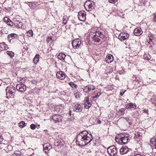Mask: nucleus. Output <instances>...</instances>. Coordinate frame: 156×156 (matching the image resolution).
<instances>
[{
	"label": "nucleus",
	"mask_w": 156,
	"mask_h": 156,
	"mask_svg": "<svg viewBox=\"0 0 156 156\" xmlns=\"http://www.w3.org/2000/svg\"><path fill=\"white\" fill-rule=\"evenodd\" d=\"M93 139L92 136L87 131H83L77 135L76 143L80 146H84L89 143Z\"/></svg>",
	"instance_id": "1"
},
{
	"label": "nucleus",
	"mask_w": 156,
	"mask_h": 156,
	"mask_svg": "<svg viewBox=\"0 0 156 156\" xmlns=\"http://www.w3.org/2000/svg\"><path fill=\"white\" fill-rule=\"evenodd\" d=\"M102 31L101 30V31H100L99 29L97 28H92L89 34V38L97 41H98V39H97V37H99L102 39L104 38L105 36L103 33L102 32Z\"/></svg>",
	"instance_id": "2"
},
{
	"label": "nucleus",
	"mask_w": 156,
	"mask_h": 156,
	"mask_svg": "<svg viewBox=\"0 0 156 156\" xmlns=\"http://www.w3.org/2000/svg\"><path fill=\"white\" fill-rule=\"evenodd\" d=\"M28 4L32 9H40L43 7V5H44L45 3H38V2H28Z\"/></svg>",
	"instance_id": "3"
},
{
	"label": "nucleus",
	"mask_w": 156,
	"mask_h": 156,
	"mask_svg": "<svg viewBox=\"0 0 156 156\" xmlns=\"http://www.w3.org/2000/svg\"><path fill=\"white\" fill-rule=\"evenodd\" d=\"M128 140L129 138L127 136H125L123 134H120L119 135V139H116V141L120 144H124L128 142Z\"/></svg>",
	"instance_id": "4"
},
{
	"label": "nucleus",
	"mask_w": 156,
	"mask_h": 156,
	"mask_svg": "<svg viewBox=\"0 0 156 156\" xmlns=\"http://www.w3.org/2000/svg\"><path fill=\"white\" fill-rule=\"evenodd\" d=\"M84 7L86 10L90 11L94 9L95 4L93 1L89 0L87 1L85 4Z\"/></svg>",
	"instance_id": "5"
},
{
	"label": "nucleus",
	"mask_w": 156,
	"mask_h": 156,
	"mask_svg": "<svg viewBox=\"0 0 156 156\" xmlns=\"http://www.w3.org/2000/svg\"><path fill=\"white\" fill-rule=\"evenodd\" d=\"M6 95L7 97H11L14 95L15 93L16 90L13 86H9L6 89Z\"/></svg>",
	"instance_id": "6"
},
{
	"label": "nucleus",
	"mask_w": 156,
	"mask_h": 156,
	"mask_svg": "<svg viewBox=\"0 0 156 156\" xmlns=\"http://www.w3.org/2000/svg\"><path fill=\"white\" fill-rule=\"evenodd\" d=\"M86 13L84 11L81 10L79 12L78 18L79 20L82 21H84L86 20Z\"/></svg>",
	"instance_id": "7"
},
{
	"label": "nucleus",
	"mask_w": 156,
	"mask_h": 156,
	"mask_svg": "<svg viewBox=\"0 0 156 156\" xmlns=\"http://www.w3.org/2000/svg\"><path fill=\"white\" fill-rule=\"evenodd\" d=\"M13 21L14 23V26L15 27L17 28H22L23 23L20 20L14 18L13 19Z\"/></svg>",
	"instance_id": "8"
},
{
	"label": "nucleus",
	"mask_w": 156,
	"mask_h": 156,
	"mask_svg": "<svg viewBox=\"0 0 156 156\" xmlns=\"http://www.w3.org/2000/svg\"><path fill=\"white\" fill-rule=\"evenodd\" d=\"M129 34L126 32L121 33L118 36V38L121 41H123L127 39L129 37Z\"/></svg>",
	"instance_id": "9"
},
{
	"label": "nucleus",
	"mask_w": 156,
	"mask_h": 156,
	"mask_svg": "<svg viewBox=\"0 0 156 156\" xmlns=\"http://www.w3.org/2000/svg\"><path fill=\"white\" fill-rule=\"evenodd\" d=\"M81 43V41L80 39H76L72 42V44L73 48L76 49L80 48Z\"/></svg>",
	"instance_id": "10"
},
{
	"label": "nucleus",
	"mask_w": 156,
	"mask_h": 156,
	"mask_svg": "<svg viewBox=\"0 0 156 156\" xmlns=\"http://www.w3.org/2000/svg\"><path fill=\"white\" fill-rule=\"evenodd\" d=\"M16 89L20 92H24L26 90V86L24 84L19 83L16 85Z\"/></svg>",
	"instance_id": "11"
},
{
	"label": "nucleus",
	"mask_w": 156,
	"mask_h": 156,
	"mask_svg": "<svg viewBox=\"0 0 156 156\" xmlns=\"http://www.w3.org/2000/svg\"><path fill=\"white\" fill-rule=\"evenodd\" d=\"M43 150L46 153H49V151L52 148V146L48 143L44 144L43 145Z\"/></svg>",
	"instance_id": "12"
},
{
	"label": "nucleus",
	"mask_w": 156,
	"mask_h": 156,
	"mask_svg": "<svg viewBox=\"0 0 156 156\" xmlns=\"http://www.w3.org/2000/svg\"><path fill=\"white\" fill-rule=\"evenodd\" d=\"M62 117L58 115H54L52 117V119L55 123L61 122L62 119Z\"/></svg>",
	"instance_id": "13"
},
{
	"label": "nucleus",
	"mask_w": 156,
	"mask_h": 156,
	"mask_svg": "<svg viewBox=\"0 0 156 156\" xmlns=\"http://www.w3.org/2000/svg\"><path fill=\"white\" fill-rule=\"evenodd\" d=\"M95 88V87L92 85H89L84 87L83 90L84 92L88 93L91 90H94Z\"/></svg>",
	"instance_id": "14"
},
{
	"label": "nucleus",
	"mask_w": 156,
	"mask_h": 156,
	"mask_svg": "<svg viewBox=\"0 0 156 156\" xmlns=\"http://www.w3.org/2000/svg\"><path fill=\"white\" fill-rule=\"evenodd\" d=\"M82 105L80 104H76L73 107V110L76 112H82L83 107Z\"/></svg>",
	"instance_id": "15"
},
{
	"label": "nucleus",
	"mask_w": 156,
	"mask_h": 156,
	"mask_svg": "<svg viewBox=\"0 0 156 156\" xmlns=\"http://www.w3.org/2000/svg\"><path fill=\"white\" fill-rule=\"evenodd\" d=\"M64 144V141L62 139H58L55 140L54 144L55 146L61 147Z\"/></svg>",
	"instance_id": "16"
},
{
	"label": "nucleus",
	"mask_w": 156,
	"mask_h": 156,
	"mask_svg": "<svg viewBox=\"0 0 156 156\" xmlns=\"http://www.w3.org/2000/svg\"><path fill=\"white\" fill-rule=\"evenodd\" d=\"M56 76L58 78L61 80L64 79L66 77L65 73L61 71L57 72Z\"/></svg>",
	"instance_id": "17"
},
{
	"label": "nucleus",
	"mask_w": 156,
	"mask_h": 156,
	"mask_svg": "<svg viewBox=\"0 0 156 156\" xmlns=\"http://www.w3.org/2000/svg\"><path fill=\"white\" fill-rule=\"evenodd\" d=\"M143 33V31L141 28L140 27H138L135 29L134 30V34L136 36H139L141 35Z\"/></svg>",
	"instance_id": "18"
},
{
	"label": "nucleus",
	"mask_w": 156,
	"mask_h": 156,
	"mask_svg": "<svg viewBox=\"0 0 156 156\" xmlns=\"http://www.w3.org/2000/svg\"><path fill=\"white\" fill-rule=\"evenodd\" d=\"M129 151V148L126 147H122L120 150V152L121 154H126Z\"/></svg>",
	"instance_id": "19"
},
{
	"label": "nucleus",
	"mask_w": 156,
	"mask_h": 156,
	"mask_svg": "<svg viewBox=\"0 0 156 156\" xmlns=\"http://www.w3.org/2000/svg\"><path fill=\"white\" fill-rule=\"evenodd\" d=\"M109 155L111 156H115L116 155L118 152V149H114V150H110L109 149L107 151Z\"/></svg>",
	"instance_id": "20"
},
{
	"label": "nucleus",
	"mask_w": 156,
	"mask_h": 156,
	"mask_svg": "<svg viewBox=\"0 0 156 156\" xmlns=\"http://www.w3.org/2000/svg\"><path fill=\"white\" fill-rule=\"evenodd\" d=\"M113 57L111 54H108L106 56L105 60L107 62L110 63L113 60Z\"/></svg>",
	"instance_id": "21"
},
{
	"label": "nucleus",
	"mask_w": 156,
	"mask_h": 156,
	"mask_svg": "<svg viewBox=\"0 0 156 156\" xmlns=\"http://www.w3.org/2000/svg\"><path fill=\"white\" fill-rule=\"evenodd\" d=\"M8 48V47L6 45L5 43L3 42L0 43V50L2 51L3 50H7Z\"/></svg>",
	"instance_id": "22"
},
{
	"label": "nucleus",
	"mask_w": 156,
	"mask_h": 156,
	"mask_svg": "<svg viewBox=\"0 0 156 156\" xmlns=\"http://www.w3.org/2000/svg\"><path fill=\"white\" fill-rule=\"evenodd\" d=\"M150 142L152 148L156 149V139L155 138H152L151 139Z\"/></svg>",
	"instance_id": "23"
},
{
	"label": "nucleus",
	"mask_w": 156,
	"mask_h": 156,
	"mask_svg": "<svg viewBox=\"0 0 156 156\" xmlns=\"http://www.w3.org/2000/svg\"><path fill=\"white\" fill-rule=\"evenodd\" d=\"M126 108H136V105L133 104V103H128L125 105Z\"/></svg>",
	"instance_id": "24"
},
{
	"label": "nucleus",
	"mask_w": 156,
	"mask_h": 156,
	"mask_svg": "<svg viewBox=\"0 0 156 156\" xmlns=\"http://www.w3.org/2000/svg\"><path fill=\"white\" fill-rule=\"evenodd\" d=\"M16 36L17 35L16 34H12L8 35L7 39L8 41H10L12 40L15 38Z\"/></svg>",
	"instance_id": "25"
},
{
	"label": "nucleus",
	"mask_w": 156,
	"mask_h": 156,
	"mask_svg": "<svg viewBox=\"0 0 156 156\" xmlns=\"http://www.w3.org/2000/svg\"><path fill=\"white\" fill-rule=\"evenodd\" d=\"M66 56V55L65 54L62 53H60L58 55V57L59 59L63 61L64 59Z\"/></svg>",
	"instance_id": "26"
},
{
	"label": "nucleus",
	"mask_w": 156,
	"mask_h": 156,
	"mask_svg": "<svg viewBox=\"0 0 156 156\" xmlns=\"http://www.w3.org/2000/svg\"><path fill=\"white\" fill-rule=\"evenodd\" d=\"M39 55H37L34 58V64H36L39 61Z\"/></svg>",
	"instance_id": "27"
},
{
	"label": "nucleus",
	"mask_w": 156,
	"mask_h": 156,
	"mask_svg": "<svg viewBox=\"0 0 156 156\" xmlns=\"http://www.w3.org/2000/svg\"><path fill=\"white\" fill-rule=\"evenodd\" d=\"M5 53L9 55L11 58L13 57L14 55V53L11 51H7L5 52Z\"/></svg>",
	"instance_id": "28"
},
{
	"label": "nucleus",
	"mask_w": 156,
	"mask_h": 156,
	"mask_svg": "<svg viewBox=\"0 0 156 156\" xmlns=\"http://www.w3.org/2000/svg\"><path fill=\"white\" fill-rule=\"evenodd\" d=\"M143 57L145 60H149L151 58L150 55L148 54H144Z\"/></svg>",
	"instance_id": "29"
},
{
	"label": "nucleus",
	"mask_w": 156,
	"mask_h": 156,
	"mask_svg": "<svg viewBox=\"0 0 156 156\" xmlns=\"http://www.w3.org/2000/svg\"><path fill=\"white\" fill-rule=\"evenodd\" d=\"M125 110V108H122L119 110L118 112L120 114L123 115L125 114L124 112Z\"/></svg>",
	"instance_id": "30"
},
{
	"label": "nucleus",
	"mask_w": 156,
	"mask_h": 156,
	"mask_svg": "<svg viewBox=\"0 0 156 156\" xmlns=\"http://www.w3.org/2000/svg\"><path fill=\"white\" fill-rule=\"evenodd\" d=\"M68 18L67 16H64L63 18V22L64 24H66L67 23V21L68 20Z\"/></svg>",
	"instance_id": "31"
},
{
	"label": "nucleus",
	"mask_w": 156,
	"mask_h": 156,
	"mask_svg": "<svg viewBox=\"0 0 156 156\" xmlns=\"http://www.w3.org/2000/svg\"><path fill=\"white\" fill-rule=\"evenodd\" d=\"M27 35L29 37H32L33 36V32L31 30L27 32Z\"/></svg>",
	"instance_id": "32"
},
{
	"label": "nucleus",
	"mask_w": 156,
	"mask_h": 156,
	"mask_svg": "<svg viewBox=\"0 0 156 156\" xmlns=\"http://www.w3.org/2000/svg\"><path fill=\"white\" fill-rule=\"evenodd\" d=\"M69 84L70 85L72 88H75L77 87V85L73 82H71L69 83Z\"/></svg>",
	"instance_id": "33"
},
{
	"label": "nucleus",
	"mask_w": 156,
	"mask_h": 156,
	"mask_svg": "<svg viewBox=\"0 0 156 156\" xmlns=\"http://www.w3.org/2000/svg\"><path fill=\"white\" fill-rule=\"evenodd\" d=\"M26 123L22 121L19 123V126L20 127L23 128L25 126Z\"/></svg>",
	"instance_id": "34"
},
{
	"label": "nucleus",
	"mask_w": 156,
	"mask_h": 156,
	"mask_svg": "<svg viewBox=\"0 0 156 156\" xmlns=\"http://www.w3.org/2000/svg\"><path fill=\"white\" fill-rule=\"evenodd\" d=\"M147 0H139V2L141 5H145Z\"/></svg>",
	"instance_id": "35"
},
{
	"label": "nucleus",
	"mask_w": 156,
	"mask_h": 156,
	"mask_svg": "<svg viewBox=\"0 0 156 156\" xmlns=\"http://www.w3.org/2000/svg\"><path fill=\"white\" fill-rule=\"evenodd\" d=\"M6 23L8 25L10 26V27L14 26L13 22L12 21L10 20L8 22H7Z\"/></svg>",
	"instance_id": "36"
},
{
	"label": "nucleus",
	"mask_w": 156,
	"mask_h": 156,
	"mask_svg": "<svg viewBox=\"0 0 156 156\" xmlns=\"http://www.w3.org/2000/svg\"><path fill=\"white\" fill-rule=\"evenodd\" d=\"M117 148L114 145L111 146L109 147H108L107 148V151H108L109 149L110 150H114V149H117Z\"/></svg>",
	"instance_id": "37"
},
{
	"label": "nucleus",
	"mask_w": 156,
	"mask_h": 156,
	"mask_svg": "<svg viewBox=\"0 0 156 156\" xmlns=\"http://www.w3.org/2000/svg\"><path fill=\"white\" fill-rule=\"evenodd\" d=\"M86 103L87 104H86L85 105V108H88L91 106V104L89 101L87 103Z\"/></svg>",
	"instance_id": "38"
},
{
	"label": "nucleus",
	"mask_w": 156,
	"mask_h": 156,
	"mask_svg": "<svg viewBox=\"0 0 156 156\" xmlns=\"http://www.w3.org/2000/svg\"><path fill=\"white\" fill-rule=\"evenodd\" d=\"M156 99V97L155 98ZM151 101L152 102V103L155 104L156 106V100L154 98H152L151 99Z\"/></svg>",
	"instance_id": "39"
},
{
	"label": "nucleus",
	"mask_w": 156,
	"mask_h": 156,
	"mask_svg": "<svg viewBox=\"0 0 156 156\" xmlns=\"http://www.w3.org/2000/svg\"><path fill=\"white\" fill-rule=\"evenodd\" d=\"M126 120L129 123V124L131 125L132 124V120L129 119V118H126Z\"/></svg>",
	"instance_id": "40"
},
{
	"label": "nucleus",
	"mask_w": 156,
	"mask_h": 156,
	"mask_svg": "<svg viewBox=\"0 0 156 156\" xmlns=\"http://www.w3.org/2000/svg\"><path fill=\"white\" fill-rule=\"evenodd\" d=\"M101 95V93H97V95H95L94 96L93 98L94 99L95 98H98Z\"/></svg>",
	"instance_id": "41"
},
{
	"label": "nucleus",
	"mask_w": 156,
	"mask_h": 156,
	"mask_svg": "<svg viewBox=\"0 0 156 156\" xmlns=\"http://www.w3.org/2000/svg\"><path fill=\"white\" fill-rule=\"evenodd\" d=\"M30 127L32 129H34L36 128V126L33 124H31L30 126Z\"/></svg>",
	"instance_id": "42"
},
{
	"label": "nucleus",
	"mask_w": 156,
	"mask_h": 156,
	"mask_svg": "<svg viewBox=\"0 0 156 156\" xmlns=\"http://www.w3.org/2000/svg\"><path fill=\"white\" fill-rule=\"evenodd\" d=\"M20 154L15 153L11 155V156H20Z\"/></svg>",
	"instance_id": "43"
},
{
	"label": "nucleus",
	"mask_w": 156,
	"mask_h": 156,
	"mask_svg": "<svg viewBox=\"0 0 156 156\" xmlns=\"http://www.w3.org/2000/svg\"><path fill=\"white\" fill-rule=\"evenodd\" d=\"M9 20L10 19L7 17H5L4 19V20L6 23L7 22H8Z\"/></svg>",
	"instance_id": "44"
},
{
	"label": "nucleus",
	"mask_w": 156,
	"mask_h": 156,
	"mask_svg": "<svg viewBox=\"0 0 156 156\" xmlns=\"http://www.w3.org/2000/svg\"><path fill=\"white\" fill-rule=\"evenodd\" d=\"M85 103H86L87 102H88L89 101V98L88 97H87L85 98Z\"/></svg>",
	"instance_id": "45"
},
{
	"label": "nucleus",
	"mask_w": 156,
	"mask_h": 156,
	"mask_svg": "<svg viewBox=\"0 0 156 156\" xmlns=\"http://www.w3.org/2000/svg\"><path fill=\"white\" fill-rule=\"evenodd\" d=\"M76 98H80V95L78 93H75L74 94Z\"/></svg>",
	"instance_id": "46"
},
{
	"label": "nucleus",
	"mask_w": 156,
	"mask_h": 156,
	"mask_svg": "<svg viewBox=\"0 0 156 156\" xmlns=\"http://www.w3.org/2000/svg\"><path fill=\"white\" fill-rule=\"evenodd\" d=\"M52 37H50V38L48 37L47 38L46 41L48 43L49 41L52 40Z\"/></svg>",
	"instance_id": "47"
},
{
	"label": "nucleus",
	"mask_w": 156,
	"mask_h": 156,
	"mask_svg": "<svg viewBox=\"0 0 156 156\" xmlns=\"http://www.w3.org/2000/svg\"><path fill=\"white\" fill-rule=\"evenodd\" d=\"M117 0H109L110 3H115Z\"/></svg>",
	"instance_id": "48"
},
{
	"label": "nucleus",
	"mask_w": 156,
	"mask_h": 156,
	"mask_svg": "<svg viewBox=\"0 0 156 156\" xmlns=\"http://www.w3.org/2000/svg\"><path fill=\"white\" fill-rule=\"evenodd\" d=\"M3 138L2 136H0V144L2 141Z\"/></svg>",
	"instance_id": "49"
},
{
	"label": "nucleus",
	"mask_w": 156,
	"mask_h": 156,
	"mask_svg": "<svg viewBox=\"0 0 156 156\" xmlns=\"http://www.w3.org/2000/svg\"><path fill=\"white\" fill-rule=\"evenodd\" d=\"M133 156H142L139 154H134Z\"/></svg>",
	"instance_id": "50"
},
{
	"label": "nucleus",
	"mask_w": 156,
	"mask_h": 156,
	"mask_svg": "<svg viewBox=\"0 0 156 156\" xmlns=\"http://www.w3.org/2000/svg\"><path fill=\"white\" fill-rule=\"evenodd\" d=\"M153 19L155 21H156V13L155 14H154V18Z\"/></svg>",
	"instance_id": "51"
},
{
	"label": "nucleus",
	"mask_w": 156,
	"mask_h": 156,
	"mask_svg": "<svg viewBox=\"0 0 156 156\" xmlns=\"http://www.w3.org/2000/svg\"><path fill=\"white\" fill-rule=\"evenodd\" d=\"M144 111V112H145V113H147L148 112V110H143Z\"/></svg>",
	"instance_id": "52"
},
{
	"label": "nucleus",
	"mask_w": 156,
	"mask_h": 156,
	"mask_svg": "<svg viewBox=\"0 0 156 156\" xmlns=\"http://www.w3.org/2000/svg\"><path fill=\"white\" fill-rule=\"evenodd\" d=\"M124 92H124L123 93H122V92H120V95L121 96H122L123 95V94H124Z\"/></svg>",
	"instance_id": "53"
},
{
	"label": "nucleus",
	"mask_w": 156,
	"mask_h": 156,
	"mask_svg": "<svg viewBox=\"0 0 156 156\" xmlns=\"http://www.w3.org/2000/svg\"><path fill=\"white\" fill-rule=\"evenodd\" d=\"M97 122L98 123H100L101 122V121L100 120H98L97 121Z\"/></svg>",
	"instance_id": "54"
},
{
	"label": "nucleus",
	"mask_w": 156,
	"mask_h": 156,
	"mask_svg": "<svg viewBox=\"0 0 156 156\" xmlns=\"http://www.w3.org/2000/svg\"><path fill=\"white\" fill-rule=\"evenodd\" d=\"M11 147V146H9V145H8V147Z\"/></svg>",
	"instance_id": "55"
},
{
	"label": "nucleus",
	"mask_w": 156,
	"mask_h": 156,
	"mask_svg": "<svg viewBox=\"0 0 156 156\" xmlns=\"http://www.w3.org/2000/svg\"><path fill=\"white\" fill-rule=\"evenodd\" d=\"M1 85V81H0V86Z\"/></svg>",
	"instance_id": "56"
},
{
	"label": "nucleus",
	"mask_w": 156,
	"mask_h": 156,
	"mask_svg": "<svg viewBox=\"0 0 156 156\" xmlns=\"http://www.w3.org/2000/svg\"><path fill=\"white\" fill-rule=\"evenodd\" d=\"M152 39H151V41H152Z\"/></svg>",
	"instance_id": "57"
}]
</instances>
